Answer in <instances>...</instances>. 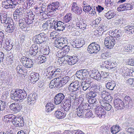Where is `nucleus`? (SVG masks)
I'll use <instances>...</instances> for the list:
<instances>
[{
    "instance_id": "obj_16",
    "label": "nucleus",
    "mask_w": 134,
    "mask_h": 134,
    "mask_svg": "<svg viewBox=\"0 0 134 134\" xmlns=\"http://www.w3.org/2000/svg\"><path fill=\"white\" fill-rule=\"evenodd\" d=\"M68 98H66L62 102V104H61V106H62V104L63 106V108L64 110L67 111L70 109L71 107V101L70 99L69 94H68Z\"/></svg>"
},
{
    "instance_id": "obj_46",
    "label": "nucleus",
    "mask_w": 134,
    "mask_h": 134,
    "mask_svg": "<svg viewBox=\"0 0 134 134\" xmlns=\"http://www.w3.org/2000/svg\"><path fill=\"white\" fill-rule=\"evenodd\" d=\"M72 18V15L71 13H68L63 18V20L64 22H69Z\"/></svg>"
},
{
    "instance_id": "obj_55",
    "label": "nucleus",
    "mask_w": 134,
    "mask_h": 134,
    "mask_svg": "<svg viewBox=\"0 0 134 134\" xmlns=\"http://www.w3.org/2000/svg\"><path fill=\"white\" fill-rule=\"evenodd\" d=\"M0 16L1 22L2 21L8 18L7 14L3 11L0 13Z\"/></svg>"
},
{
    "instance_id": "obj_25",
    "label": "nucleus",
    "mask_w": 134,
    "mask_h": 134,
    "mask_svg": "<svg viewBox=\"0 0 134 134\" xmlns=\"http://www.w3.org/2000/svg\"><path fill=\"white\" fill-rule=\"evenodd\" d=\"M54 115L57 119H62L65 117L66 114L64 111L61 109H58L55 111Z\"/></svg>"
},
{
    "instance_id": "obj_4",
    "label": "nucleus",
    "mask_w": 134,
    "mask_h": 134,
    "mask_svg": "<svg viewBox=\"0 0 134 134\" xmlns=\"http://www.w3.org/2000/svg\"><path fill=\"white\" fill-rule=\"evenodd\" d=\"M78 60L77 56H72L68 55H62L61 61V64H68L70 65H74L76 63Z\"/></svg>"
},
{
    "instance_id": "obj_28",
    "label": "nucleus",
    "mask_w": 134,
    "mask_h": 134,
    "mask_svg": "<svg viewBox=\"0 0 134 134\" xmlns=\"http://www.w3.org/2000/svg\"><path fill=\"white\" fill-rule=\"evenodd\" d=\"M39 75L38 73L32 72L30 75L29 79L31 82L34 84L39 79Z\"/></svg>"
},
{
    "instance_id": "obj_53",
    "label": "nucleus",
    "mask_w": 134,
    "mask_h": 134,
    "mask_svg": "<svg viewBox=\"0 0 134 134\" xmlns=\"http://www.w3.org/2000/svg\"><path fill=\"white\" fill-rule=\"evenodd\" d=\"M12 22H13V21L12 18L10 17H8L6 19H5V20L2 21L1 23H5V24H8V25L10 23L11 24Z\"/></svg>"
},
{
    "instance_id": "obj_32",
    "label": "nucleus",
    "mask_w": 134,
    "mask_h": 134,
    "mask_svg": "<svg viewBox=\"0 0 134 134\" xmlns=\"http://www.w3.org/2000/svg\"><path fill=\"white\" fill-rule=\"evenodd\" d=\"M103 67L109 69H111L115 67L114 63L110 60L105 61L103 63Z\"/></svg>"
},
{
    "instance_id": "obj_43",
    "label": "nucleus",
    "mask_w": 134,
    "mask_h": 134,
    "mask_svg": "<svg viewBox=\"0 0 134 134\" xmlns=\"http://www.w3.org/2000/svg\"><path fill=\"white\" fill-rule=\"evenodd\" d=\"M45 110L47 113H50L54 108V105L51 103H48L46 106Z\"/></svg>"
},
{
    "instance_id": "obj_5",
    "label": "nucleus",
    "mask_w": 134,
    "mask_h": 134,
    "mask_svg": "<svg viewBox=\"0 0 134 134\" xmlns=\"http://www.w3.org/2000/svg\"><path fill=\"white\" fill-rule=\"evenodd\" d=\"M34 43L40 44H45L47 42L48 37L44 33H40L36 35L33 37Z\"/></svg>"
},
{
    "instance_id": "obj_20",
    "label": "nucleus",
    "mask_w": 134,
    "mask_h": 134,
    "mask_svg": "<svg viewBox=\"0 0 134 134\" xmlns=\"http://www.w3.org/2000/svg\"><path fill=\"white\" fill-rule=\"evenodd\" d=\"M37 95L36 93L30 94L27 97V102L29 104H33L35 102L37 98Z\"/></svg>"
},
{
    "instance_id": "obj_52",
    "label": "nucleus",
    "mask_w": 134,
    "mask_h": 134,
    "mask_svg": "<svg viewBox=\"0 0 134 134\" xmlns=\"http://www.w3.org/2000/svg\"><path fill=\"white\" fill-rule=\"evenodd\" d=\"M6 107V103L4 101L0 100V110L3 111Z\"/></svg>"
},
{
    "instance_id": "obj_39",
    "label": "nucleus",
    "mask_w": 134,
    "mask_h": 134,
    "mask_svg": "<svg viewBox=\"0 0 134 134\" xmlns=\"http://www.w3.org/2000/svg\"><path fill=\"white\" fill-rule=\"evenodd\" d=\"M124 104L125 106L130 107L132 105V100L129 96H126L124 98Z\"/></svg>"
},
{
    "instance_id": "obj_41",
    "label": "nucleus",
    "mask_w": 134,
    "mask_h": 134,
    "mask_svg": "<svg viewBox=\"0 0 134 134\" xmlns=\"http://www.w3.org/2000/svg\"><path fill=\"white\" fill-rule=\"evenodd\" d=\"M25 18L19 19V26L22 29L25 28L27 26V24L25 20Z\"/></svg>"
},
{
    "instance_id": "obj_61",
    "label": "nucleus",
    "mask_w": 134,
    "mask_h": 134,
    "mask_svg": "<svg viewBox=\"0 0 134 134\" xmlns=\"http://www.w3.org/2000/svg\"><path fill=\"white\" fill-rule=\"evenodd\" d=\"M109 94V93L105 90H103L101 92L100 95L103 98L102 99L105 98Z\"/></svg>"
},
{
    "instance_id": "obj_8",
    "label": "nucleus",
    "mask_w": 134,
    "mask_h": 134,
    "mask_svg": "<svg viewBox=\"0 0 134 134\" xmlns=\"http://www.w3.org/2000/svg\"><path fill=\"white\" fill-rule=\"evenodd\" d=\"M100 46L95 42L91 43L88 46L87 50L90 54H97L100 51Z\"/></svg>"
},
{
    "instance_id": "obj_33",
    "label": "nucleus",
    "mask_w": 134,
    "mask_h": 134,
    "mask_svg": "<svg viewBox=\"0 0 134 134\" xmlns=\"http://www.w3.org/2000/svg\"><path fill=\"white\" fill-rule=\"evenodd\" d=\"M103 101L102 100H100L99 102L101 105L106 110H110L112 106L109 103L106 102V101Z\"/></svg>"
},
{
    "instance_id": "obj_36",
    "label": "nucleus",
    "mask_w": 134,
    "mask_h": 134,
    "mask_svg": "<svg viewBox=\"0 0 134 134\" xmlns=\"http://www.w3.org/2000/svg\"><path fill=\"white\" fill-rule=\"evenodd\" d=\"M122 31L120 29H115L111 33V35L115 39L117 38V40H118L122 36Z\"/></svg>"
},
{
    "instance_id": "obj_57",
    "label": "nucleus",
    "mask_w": 134,
    "mask_h": 134,
    "mask_svg": "<svg viewBox=\"0 0 134 134\" xmlns=\"http://www.w3.org/2000/svg\"><path fill=\"white\" fill-rule=\"evenodd\" d=\"M82 74V70H81L77 72L76 74V76L79 79H83V78Z\"/></svg>"
},
{
    "instance_id": "obj_59",
    "label": "nucleus",
    "mask_w": 134,
    "mask_h": 134,
    "mask_svg": "<svg viewBox=\"0 0 134 134\" xmlns=\"http://www.w3.org/2000/svg\"><path fill=\"white\" fill-rule=\"evenodd\" d=\"M43 51V55H47L50 53V50L49 47L46 46L44 48Z\"/></svg>"
},
{
    "instance_id": "obj_2",
    "label": "nucleus",
    "mask_w": 134,
    "mask_h": 134,
    "mask_svg": "<svg viewBox=\"0 0 134 134\" xmlns=\"http://www.w3.org/2000/svg\"><path fill=\"white\" fill-rule=\"evenodd\" d=\"M26 91L24 90L17 89H16L15 92L11 93V98L13 100L17 101L19 100L24 99L27 96Z\"/></svg>"
},
{
    "instance_id": "obj_30",
    "label": "nucleus",
    "mask_w": 134,
    "mask_h": 134,
    "mask_svg": "<svg viewBox=\"0 0 134 134\" xmlns=\"http://www.w3.org/2000/svg\"><path fill=\"white\" fill-rule=\"evenodd\" d=\"M105 86L107 89L113 91L116 87L115 82L113 80H109L108 82L105 83Z\"/></svg>"
},
{
    "instance_id": "obj_13",
    "label": "nucleus",
    "mask_w": 134,
    "mask_h": 134,
    "mask_svg": "<svg viewBox=\"0 0 134 134\" xmlns=\"http://www.w3.org/2000/svg\"><path fill=\"white\" fill-rule=\"evenodd\" d=\"M54 80H52L49 83V86L50 88H52L55 87L60 88L64 85L59 78L57 77Z\"/></svg>"
},
{
    "instance_id": "obj_50",
    "label": "nucleus",
    "mask_w": 134,
    "mask_h": 134,
    "mask_svg": "<svg viewBox=\"0 0 134 134\" xmlns=\"http://www.w3.org/2000/svg\"><path fill=\"white\" fill-rule=\"evenodd\" d=\"M5 40L4 34L2 31L0 32V48L2 47V45Z\"/></svg>"
},
{
    "instance_id": "obj_51",
    "label": "nucleus",
    "mask_w": 134,
    "mask_h": 134,
    "mask_svg": "<svg viewBox=\"0 0 134 134\" xmlns=\"http://www.w3.org/2000/svg\"><path fill=\"white\" fill-rule=\"evenodd\" d=\"M47 10L49 13L52 12H54L56 11L55 8H54V7L52 6V5L51 3L48 5Z\"/></svg>"
},
{
    "instance_id": "obj_44",
    "label": "nucleus",
    "mask_w": 134,
    "mask_h": 134,
    "mask_svg": "<svg viewBox=\"0 0 134 134\" xmlns=\"http://www.w3.org/2000/svg\"><path fill=\"white\" fill-rule=\"evenodd\" d=\"M16 72L19 74H22L23 73H25L26 71L25 70L23 66L21 65H18L16 68Z\"/></svg>"
},
{
    "instance_id": "obj_38",
    "label": "nucleus",
    "mask_w": 134,
    "mask_h": 134,
    "mask_svg": "<svg viewBox=\"0 0 134 134\" xmlns=\"http://www.w3.org/2000/svg\"><path fill=\"white\" fill-rule=\"evenodd\" d=\"M15 29L14 26L13 22L8 25L5 29V31L7 33H12L14 31Z\"/></svg>"
},
{
    "instance_id": "obj_22",
    "label": "nucleus",
    "mask_w": 134,
    "mask_h": 134,
    "mask_svg": "<svg viewBox=\"0 0 134 134\" xmlns=\"http://www.w3.org/2000/svg\"><path fill=\"white\" fill-rule=\"evenodd\" d=\"M10 109L16 112H19L22 108V106L20 104L13 103L11 104L9 107Z\"/></svg>"
},
{
    "instance_id": "obj_64",
    "label": "nucleus",
    "mask_w": 134,
    "mask_h": 134,
    "mask_svg": "<svg viewBox=\"0 0 134 134\" xmlns=\"http://www.w3.org/2000/svg\"><path fill=\"white\" fill-rule=\"evenodd\" d=\"M51 4L56 10H58V8L59 6V2H52Z\"/></svg>"
},
{
    "instance_id": "obj_24",
    "label": "nucleus",
    "mask_w": 134,
    "mask_h": 134,
    "mask_svg": "<svg viewBox=\"0 0 134 134\" xmlns=\"http://www.w3.org/2000/svg\"><path fill=\"white\" fill-rule=\"evenodd\" d=\"M38 51V48L37 45L35 44H33L29 51V56L36 55Z\"/></svg>"
},
{
    "instance_id": "obj_3",
    "label": "nucleus",
    "mask_w": 134,
    "mask_h": 134,
    "mask_svg": "<svg viewBox=\"0 0 134 134\" xmlns=\"http://www.w3.org/2000/svg\"><path fill=\"white\" fill-rule=\"evenodd\" d=\"M100 87H97L94 88V90L90 91L88 93L86 94V97L88 100V103L91 105L92 106L96 101V97L97 96V93L99 92L100 91Z\"/></svg>"
},
{
    "instance_id": "obj_60",
    "label": "nucleus",
    "mask_w": 134,
    "mask_h": 134,
    "mask_svg": "<svg viewBox=\"0 0 134 134\" xmlns=\"http://www.w3.org/2000/svg\"><path fill=\"white\" fill-rule=\"evenodd\" d=\"M83 78L84 79L88 77L89 75V72L87 70H82Z\"/></svg>"
},
{
    "instance_id": "obj_18",
    "label": "nucleus",
    "mask_w": 134,
    "mask_h": 134,
    "mask_svg": "<svg viewBox=\"0 0 134 134\" xmlns=\"http://www.w3.org/2000/svg\"><path fill=\"white\" fill-rule=\"evenodd\" d=\"M12 124L16 127H21L24 126V122L22 117L16 116Z\"/></svg>"
},
{
    "instance_id": "obj_26",
    "label": "nucleus",
    "mask_w": 134,
    "mask_h": 134,
    "mask_svg": "<svg viewBox=\"0 0 134 134\" xmlns=\"http://www.w3.org/2000/svg\"><path fill=\"white\" fill-rule=\"evenodd\" d=\"M16 116L13 114H8L4 116L3 118V121L5 122H11L12 124L14 120L15 119Z\"/></svg>"
},
{
    "instance_id": "obj_45",
    "label": "nucleus",
    "mask_w": 134,
    "mask_h": 134,
    "mask_svg": "<svg viewBox=\"0 0 134 134\" xmlns=\"http://www.w3.org/2000/svg\"><path fill=\"white\" fill-rule=\"evenodd\" d=\"M70 48V46L66 45V44H64L62 48L63 51L61 54L63 55H66L65 54H67L69 51Z\"/></svg>"
},
{
    "instance_id": "obj_15",
    "label": "nucleus",
    "mask_w": 134,
    "mask_h": 134,
    "mask_svg": "<svg viewBox=\"0 0 134 134\" xmlns=\"http://www.w3.org/2000/svg\"><path fill=\"white\" fill-rule=\"evenodd\" d=\"M81 88L80 85V83L78 81H75L72 82L69 85L68 89L70 91H71L70 93L78 91L80 90Z\"/></svg>"
},
{
    "instance_id": "obj_34",
    "label": "nucleus",
    "mask_w": 134,
    "mask_h": 134,
    "mask_svg": "<svg viewBox=\"0 0 134 134\" xmlns=\"http://www.w3.org/2000/svg\"><path fill=\"white\" fill-rule=\"evenodd\" d=\"M125 33L130 34L134 33V25H127L125 28L124 30Z\"/></svg>"
},
{
    "instance_id": "obj_12",
    "label": "nucleus",
    "mask_w": 134,
    "mask_h": 134,
    "mask_svg": "<svg viewBox=\"0 0 134 134\" xmlns=\"http://www.w3.org/2000/svg\"><path fill=\"white\" fill-rule=\"evenodd\" d=\"M20 61L23 65L26 68H30L33 66L34 64L32 59L25 56L21 57Z\"/></svg>"
},
{
    "instance_id": "obj_14",
    "label": "nucleus",
    "mask_w": 134,
    "mask_h": 134,
    "mask_svg": "<svg viewBox=\"0 0 134 134\" xmlns=\"http://www.w3.org/2000/svg\"><path fill=\"white\" fill-rule=\"evenodd\" d=\"M113 104L116 110H122L124 108L125 106L124 102L119 98L114 99Z\"/></svg>"
},
{
    "instance_id": "obj_19",
    "label": "nucleus",
    "mask_w": 134,
    "mask_h": 134,
    "mask_svg": "<svg viewBox=\"0 0 134 134\" xmlns=\"http://www.w3.org/2000/svg\"><path fill=\"white\" fill-rule=\"evenodd\" d=\"M57 31H63L65 28L71 27V26L69 24H67L60 21H58L57 20Z\"/></svg>"
},
{
    "instance_id": "obj_40",
    "label": "nucleus",
    "mask_w": 134,
    "mask_h": 134,
    "mask_svg": "<svg viewBox=\"0 0 134 134\" xmlns=\"http://www.w3.org/2000/svg\"><path fill=\"white\" fill-rule=\"evenodd\" d=\"M121 129V128L117 125L113 126L110 128V131L113 134H116Z\"/></svg>"
},
{
    "instance_id": "obj_17",
    "label": "nucleus",
    "mask_w": 134,
    "mask_h": 134,
    "mask_svg": "<svg viewBox=\"0 0 134 134\" xmlns=\"http://www.w3.org/2000/svg\"><path fill=\"white\" fill-rule=\"evenodd\" d=\"M65 95L62 93H59L56 94L54 98L55 103L56 105L59 104L64 100Z\"/></svg>"
},
{
    "instance_id": "obj_23",
    "label": "nucleus",
    "mask_w": 134,
    "mask_h": 134,
    "mask_svg": "<svg viewBox=\"0 0 134 134\" xmlns=\"http://www.w3.org/2000/svg\"><path fill=\"white\" fill-rule=\"evenodd\" d=\"M94 8V6L93 7V6L91 7L90 5H88L87 6H84L83 9L85 12H88L90 14L93 16L94 15H95L96 13Z\"/></svg>"
},
{
    "instance_id": "obj_10",
    "label": "nucleus",
    "mask_w": 134,
    "mask_h": 134,
    "mask_svg": "<svg viewBox=\"0 0 134 134\" xmlns=\"http://www.w3.org/2000/svg\"><path fill=\"white\" fill-rule=\"evenodd\" d=\"M51 21L52 22V23L51 22L49 23L50 25H49V22L47 21L43 25V27L44 29L45 30L49 29H54V30L57 31V20H55L54 18L52 19L51 20L49 21Z\"/></svg>"
},
{
    "instance_id": "obj_54",
    "label": "nucleus",
    "mask_w": 134,
    "mask_h": 134,
    "mask_svg": "<svg viewBox=\"0 0 134 134\" xmlns=\"http://www.w3.org/2000/svg\"><path fill=\"white\" fill-rule=\"evenodd\" d=\"M113 98L111 96L110 94L106 96L105 98L103 99H100V100H102L103 101L104 100L106 101V102L109 103L112 100Z\"/></svg>"
},
{
    "instance_id": "obj_21",
    "label": "nucleus",
    "mask_w": 134,
    "mask_h": 134,
    "mask_svg": "<svg viewBox=\"0 0 134 134\" xmlns=\"http://www.w3.org/2000/svg\"><path fill=\"white\" fill-rule=\"evenodd\" d=\"M86 21L83 20H79L78 19V20L76 21V29H77L84 30L86 26Z\"/></svg>"
},
{
    "instance_id": "obj_58",
    "label": "nucleus",
    "mask_w": 134,
    "mask_h": 134,
    "mask_svg": "<svg viewBox=\"0 0 134 134\" xmlns=\"http://www.w3.org/2000/svg\"><path fill=\"white\" fill-rule=\"evenodd\" d=\"M20 15H21L20 14L15 10L13 14L14 19L16 20H17V19H19L20 17Z\"/></svg>"
},
{
    "instance_id": "obj_35",
    "label": "nucleus",
    "mask_w": 134,
    "mask_h": 134,
    "mask_svg": "<svg viewBox=\"0 0 134 134\" xmlns=\"http://www.w3.org/2000/svg\"><path fill=\"white\" fill-rule=\"evenodd\" d=\"M93 78L97 81H100L101 79L102 76L100 74L98 71L95 70L92 71L91 74Z\"/></svg>"
},
{
    "instance_id": "obj_63",
    "label": "nucleus",
    "mask_w": 134,
    "mask_h": 134,
    "mask_svg": "<svg viewBox=\"0 0 134 134\" xmlns=\"http://www.w3.org/2000/svg\"><path fill=\"white\" fill-rule=\"evenodd\" d=\"M64 45L63 43H61L60 42L58 41V40H56L54 45L57 48H60V47H62Z\"/></svg>"
},
{
    "instance_id": "obj_11",
    "label": "nucleus",
    "mask_w": 134,
    "mask_h": 134,
    "mask_svg": "<svg viewBox=\"0 0 134 134\" xmlns=\"http://www.w3.org/2000/svg\"><path fill=\"white\" fill-rule=\"evenodd\" d=\"M115 43V39L113 36H110L107 37L104 40V44L107 48H113Z\"/></svg>"
},
{
    "instance_id": "obj_1",
    "label": "nucleus",
    "mask_w": 134,
    "mask_h": 134,
    "mask_svg": "<svg viewBox=\"0 0 134 134\" xmlns=\"http://www.w3.org/2000/svg\"><path fill=\"white\" fill-rule=\"evenodd\" d=\"M70 99L71 102L73 101L72 104L73 109H74V110L75 111V113L80 117H82L85 113L89 109L91 108L92 105L91 104H89L87 103H83L80 104L78 101L77 96L73 92L70 93L69 94Z\"/></svg>"
},
{
    "instance_id": "obj_37",
    "label": "nucleus",
    "mask_w": 134,
    "mask_h": 134,
    "mask_svg": "<svg viewBox=\"0 0 134 134\" xmlns=\"http://www.w3.org/2000/svg\"><path fill=\"white\" fill-rule=\"evenodd\" d=\"M124 51L127 52H132L134 51V45L130 44H125L124 45Z\"/></svg>"
},
{
    "instance_id": "obj_6",
    "label": "nucleus",
    "mask_w": 134,
    "mask_h": 134,
    "mask_svg": "<svg viewBox=\"0 0 134 134\" xmlns=\"http://www.w3.org/2000/svg\"><path fill=\"white\" fill-rule=\"evenodd\" d=\"M92 108L95 115L96 117H98L99 118H103L106 115L105 111L101 105H97L96 106H93Z\"/></svg>"
},
{
    "instance_id": "obj_29",
    "label": "nucleus",
    "mask_w": 134,
    "mask_h": 134,
    "mask_svg": "<svg viewBox=\"0 0 134 134\" xmlns=\"http://www.w3.org/2000/svg\"><path fill=\"white\" fill-rule=\"evenodd\" d=\"M123 75H124L125 77L128 76H132V73L134 71L133 69L129 70L126 67H124L122 69Z\"/></svg>"
},
{
    "instance_id": "obj_62",
    "label": "nucleus",
    "mask_w": 134,
    "mask_h": 134,
    "mask_svg": "<svg viewBox=\"0 0 134 134\" xmlns=\"http://www.w3.org/2000/svg\"><path fill=\"white\" fill-rule=\"evenodd\" d=\"M70 80V77L68 76H66L62 78L61 80L62 83L64 85L65 84Z\"/></svg>"
},
{
    "instance_id": "obj_7",
    "label": "nucleus",
    "mask_w": 134,
    "mask_h": 134,
    "mask_svg": "<svg viewBox=\"0 0 134 134\" xmlns=\"http://www.w3.org/2000/svg\"><path fill=\"white\" fill-rule=\"evenodd\" d=\"M48 68L49 71V76L48 78L49 79L54 77H58L59 78L60 77L62 72V69L59 68H57L54 66H50Z\"/></svg>"
},
{
    "instance_id": "obj_31",
    "label": "nucleus",
    "mask_w": 134,
    "mask_h": 134,
    "mask_svg": "<svg viewBox=\"0 0 134 134\" xmlns=\"http://www.w3.org/2000/svg\"><path fill=\"white\" fill-rule=\"evenodd\" d=\"M91 80L90 79L88 78L85 81L82 82L81 85L83 90H87L90 87L91 83Z\"/></svg>"
},
{
    "instance_id": "obj_42",
    "label": "nucleus",
    "mask_w": 134,
    "mask_h": 134,
    "mask_svg": "<svg viewBox=\"0 0 134 134\" xmlns=\"http://www.w3.org/2000/svg\"><path fill=\"white\" fill-rule=\"evenodd\" d=\"M116 13L113 10L109 11L107 13L105 14L104 16L106 17L108 19H111L115 15Z\"/></svg>"
},
{
    "instance_id": "obj_49",
    "label": "nucleus",
    "mask_w": 134,
    "mask_h": 134,
    "mask_svg": "<svg viewBox=\"0 0 134 134\" xmlns=\"http://www.w3.org/2000/svg\"><path fill=\"white\" fill-rule=\"evenodd\" d=\"M110 127V125H107V126L104 125L102 126L101 127L100 129L102 130V132H105L108 133L109 132Z\"/></svg>"
},
{
    "instance_id": "obj_48",
    "label": "nucleus",
    "mask_w": 134,
    "mask_h": 134,
    "mask_svg": "<svg viewBox=\"0 0 134 134\" xmlns=\"http://www.w3.org/2000/svg\"><path fill=\"white\" fill-rule=\"evenodd\" d=\"M46 58L45 56L41 55H39L38 58V63H42L46 62Z\"/></svg>"
},
{
    "instance_id": "obj_56",
    "label": "nucleus",
    "mask_w": 134,
    "mask_h": 134,
    "mask_svg": "<svg viewBox=\"0 0 134 134\" xmlns=\"http://www.w3.org/2000/svg\"><path fill=\"white\" fill-rule=\"evenodd\" d=\"M73 12L77 15H80L82 12V10L81 8L79 7L74 9V10H72Z\"/></svg>"
},
{
    "instance_id": "obj_9",
    "label": "nucleus",
    "mask_w": 134,
    "mask_h": 134,
    "mask_svg": "<svg viewBox=\"0 0 134 134\" xmlns=\"http://www.w3.org/2000/svg\"><path fill=\"white\" fill-rule=\"evenodd\" d=\"M134 9V4L132 3H124L121 4L117 8L119 12L127 11Z\"/></svg>"
},
{
    "instance_id": "obj_47",
    "label": "nucleus",
    "mask_w": 134,
    "mask_h": 134,
    "mask_svg": "<svg viewBox=\"0 0 134 134\" xmlns=\"http://www.w3.org/2000/svg\"><path fill=\"white\" fill-rule=\"evenodd\" d=\"M56 40L58 41L61 43H63L64 45L67 44L68 43L67 39L66 38L63 37H59L56 39Z\"/></svg>"
},
{
    "instance_id": "obj_27",
    "label": "nucleus",
    "mask_w": 134,
    "mask_h": 134,
    "mask_svg": "<svg viewBox=\"0 0 134 134\" xmlns=\"http://www.w3.org/2000/svg\"><path fill=\"white\" fill-rule=\"evenodd\" d=\"M84 43V40L80 38L75 40L73 43L72 46L74 47L80 48L83 46Z\"/></svg>"
}]
</instances>
